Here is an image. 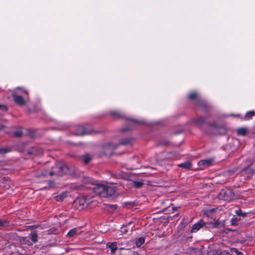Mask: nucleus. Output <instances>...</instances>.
<instances>
[{
    "mask_svg": "<svg viewBox=\"0 0 255 255\" xmlns=\"http://www.w3.org/2000/svg\"><path fill=\"white\" fill-rule=\"evenodd\" d=\"M230 116H235V115H231Z\"/></svg>",
    "mask_w": 255,
    "mask_h": 255,
    "instance_id": "37",
    "label": "nucleus"
},
{
    "mask_svg": "<svg viewBox=\"0 0 255 255\" xmlns=\"http://www.w3.org/2000/svg\"><path fill=\"white\" fill-rule=\"evenodd\" d=\"M247 129L245 128H238L237 130V133L239 135H245L247 133Z\"/></svg>",
    "mask_w": 255,
    "mask_h": 255,
    "instance_id": "17",
    "label": "nucleus"
},
{
    "mask_svg": "<svg viewBox=\"0 0 255 255\" xmlns=\"http://www.w3.org/2000/svg\"><path fill=\"white\" fill-rule=\"evenodd\" d=\"M205 122V119L204 118H202V117L199 118L198 119H197L195 121V123L198 125H199L202 123H204Z\"/></svg>",
    "mask_w": 255,
    "mask_h": 255,
    "instance_id": "26",
    "label": "nucleus"
},
{
    "mask_svg": "<svg viewBox=\"0 0 255 255\" xmlns=\"http://www.w3.org/2000/svg\"><path fill=\"white\" fill-rule=\"evenodd\" d=\"M127 246H126L125 247L121 248H120V250L125 249L126 247H127Z\"/></svg>",
    "mask_w": 255,
    "mask_h": 255,
    "instance_id": "36",
    "label": "nucleus"
},
{
    "mask_svg": "<svg viewBox=\"0 0 255 255\" xmlns=\"http://www.w3.org/2000/svg\"><path fill=\"white\" fill-rule=\"evenodd\" d=\"M10 151V148L0 147V153H5Z\"/></svg>",
    "mask_w": 255,
    "mask_h": 255,
    "instance_id": "25",
    "label": "nucleus"
},
{
    "mask_svg": "<svg viewBox=\"0 0 255 255\" xmlns=\"http://www.w3.org/2000/svg\"><path fill=\"white\" fill-rule=\"evenodd\" d=\"M88 133L89 132L86 130L85 128L83 126H78L76 127V135H83Z\"/></svg>",
    "mask_w": 255,
    "mask_h": 255,
    "instance_id": "7",
    "label": "nucleus"
},
{
    "mask_svg": "<svg viewBox=\"0 0 255 255\" xmlns=\"http://www.w3.org/2000/svg\"><path fill=\"white\" fill-rule=\"evenodd\" d=\"M75 202H78L80 205H82L83 207H85L87 206L89 204V202L87 200L86 197H83L77 199L75 201Z\"/></svg>",
    "mask_w": 255,
    "mask_h": 255,
    "instance_id": "9",
    "label": "nucleus"
},
{
    "mask_svg": "<svg viewBox=\"0 0 255 255\" xmlns=\"http://www.w3.org/2000/svg\"><path fill=\"white\" fill-rule=\"evenodd\" d=\"M235 213L238 216H241L242 217H246L247 214L246 213L243 212L240 209L236 210Z\"/></svg>",
    "mask_w": 255,
    "mask_h": 255,
    "instance_id": "22",
    "label": "nucleus"
},
{
    "mask_svg": "<svg viewBox=\"0 0 255 255\" xmlns=\"http://www.w3.org/2000/svg\"><path fill=\"white\" fill-rule=\"evenodd\" d=\"M135 123H141L142 122L141 121H137V120H134V121Z\"/></svg>",
    "mask_w": 255,
    "mask_h": 255,
    "instance_id": "35",
    "label": "nucleus"
},
{
    "mask_svg": "<svg viewBox=\"0 0 255 255\" xmlns=\"http://www.w3.org/2000/svg\"><path fill=\"white\" fill-rule=\"evenodd\" d=\"M236 117H238V116H239V115H236Z\"/></svg>",
    "mask_w": 255,
    "mask_h": 255,
    "instance_id": "38",
    "label": "nucleus"
},
{
    "mask_svg": "<svg viewBox=\"0 0 255 255\" xmlns=\"http://www.w3.org/2000/svg\"><path fill=\"white\" fill-rule=\"evenodd\" d=\"M215 255H230L229 254L216 252Z\"/></svg>",
    "mask_w": 255,
    "mask_h": 255,
    "instance_id": "31",
    "label": "nucleus"
},
{
    "mask_svg": "<svg viewBox=\"0 0 255 255\" xmlns=\"http://www.w3.org/2000/svg\"><path fill=\"white\" fill-rule=\"evenodd\" d=\"M49 187H52L53 185V182L51 181H49Z\"/></svg>",
    "mask_w": 255,
    "mask_h": 255,
    "instance_id": "34",
    "label": "nucleus"
},
{
    "mask_svg": "<svg viewBox=\"0 0 255 255\" xmlns=\"http://www.w3.org/2000/svg\"><path fill=\"white\" fill-rule=\"evenodd\" d=\"M12 95L13 97L15 103L19 106H23L25 105L28 99V97H27V98L22 97L21 95L18 94V93L12 94Z\"/></svg>",
    "mask_w": 255,
    "mask_h": 255,
    "instance_id": "3",
    "label": "nucleus"
},
{
    "mask_svg": "<svg viewBox=\"0 0 255 255\" xmlns=\"http://www.w3.org/2000/svg\"><path fill=\"white\" fill-rule=\"evenodd\" d=\"M0 110L3 112H5L7 111V107L4 105L0 104Z\"/></svg>",
    "mask_w": 255,
    "mask_h": 255,
    "instance_id": "30",
    "label": "nucleus"
},
{
    "mask_svg": "<svg viewBox=\"0 0 255 255\" xmlns=\"http://www.w3.org/2000/svg\"><path fill=\"white\" fill-rule=\"evenodd\" d=\"M115 192L116 189L114 187L106 185L105 196H112Z\"/></svg>",
    "mask_w": 255,
    "mask_h": 255,
    "instance_id": "8",
    "label": "nucleus"
},
{
    "mask_svg": "<svg viewBox=\"0 0 255 255\" xmlns=\"http://www.w3.org/2000/svg\"><path fill=\"white\" fill-rule=\"evenodd\" d=\"M255 173V163H252L243 169L241 173L245 178H249Z\"/></svg>",
    "mask_w": 255,
    "mask_h": 255,
    "instance_id": "1",
    "label": "nucleus"
},
{
    "mask_svg": "<svg viewBox=\"0 0 255 255\" xmlns=\"http://www.w3.org/2000/svg\"><path fill=\"white\" fill-rule=\"evenodd\" d=\"M55 174H57L55 173L54 171L48 172L47 171H45L43 172H42V173L41 174V175L43 176H47L48 175L52 176V175H53Z\"/></svg>",
    "mask_w": 255,
    "mask_h": 255,
    "instance_id": "23",
    "label": "nucleus"
},
{
    "mask_svg": "<svg viewBox=\"0 0 255 255\" xmlns=\"http://www.w3.org/2000/svg\"><path fill=\"white\" fill-rule=\"evenodd\" d=\"M106 185L103 184H97L93 188V191L99 196L105 197Z\"/></svg>",
    "mask_w": 255,
    "mask_h": 255,
    "instance_id": "2",
    "label": "nucleus"
},
{
    "mask_svg": "<svg viewBox=\"0 0 255 255\" xmlns=\"http://www.w3.org/2000/svg\"><path fill=\"white\" fill-rule=\"evenodd\" d=\"M132 184L134 187L139 188L142 186L143 183L142 181H133Z\"/></svg>",
    "mask_w": 255,
    "mask_h": 255,
    "instance_id": "19",
    "label": "nucleus"
},
{
    "mask_svg": "<svg viewBox=\"0 0 255 255\" xmlns=\"http://www.w3.org/2000/svg\"><path fill=\"white\" fill-rule=\"evenodd\" d=\"M128 143V141L122 140L120 142L121 144H126Z\"/></svg>",
    "mask_w": 255,
    "mask_h": 255,
    "instance_id": "32",
    "label": "nucleus"
},
{
    "mask_svg": "<svg viewBox=\"0 0 255 255\" xmlns=\"http://www.w3.org/2000/svg\"><path fill=\"white\" fill-rule=\"evenodd\" d=\"M110 114L117 118L122 117V114L117 111H112L110 112Z\"/></svg>",
    "mask_w": 255,
    "mask_h": 255,
    "instance_id": "21",
    "label": "nucleus"
},
{
    "mask_svg": "<svg viewBox=\"0 0 255 255\" xmlns=\"http://www.w3.org/2000/svg\"><path fill=\"white\" fill-rule=\"evenodd\" d=\"M122 244H123L120 241L108 242L106 244V247L111 250V253L112 254H115L116 251L118 249L119 245Z\"/></svg>",
    "mask_w": 255,
    "mask_h": 255,
    "instance_id": "4",
    "label": "nucleus"
},
{
    "mask_svg": "<svg viewBox=\"0 0 255 255\" xmlns=\"http://www.w3.org/2000/svg\"><path fill=\"white\" fill-rule=\"evenodd\" d=\"M21 95L22 97H28V92L25 89H22L20 87L16 88L15 90H14L12 94H17Z\"/></svg>",
    "mask_w": 255,
    "mask_h": 255,
    "instance_id": "6",
    "label": "nucleus"
},
{
    "mask_svg": "<svg viewBox=\"0 0 255 255\" xmlns=\"http://www.w3.org/2000/svg\"><path fill=\"white\" fill-rule=\"evenodd\" d=\"M254 116H255V112L254 111H250L246 113L244 117L242 118V119L249 120Z\"/></svg>",
    "mask_w": 255,
    "mask_h": 255,
    "instance_id": "12",
    "label": "nucleus"
},
{
    "mask_svg": "<svg viewBox=\"0 0 255 255\" xmlns=\"http://www.w3.org/2000/svg\"><path fill=\"white\" fill-rule=\"evenodd\" d=\"M31 236V240L34 242L36 243L37 241V235L36 232H33L30 234Z\"/></svg>",
    "mask_w": 255,
    "mask_h": 255,
    "instance_id": "20",
    "label": "nucleus"
},
{
    "mask_svg": "<svg viewBox=\"0 0 255 255\" xmlns=\"http://www.w3.org/2000/svg\"><path fill=\"white\" fill-rule=\"evenodd\" d=\"M217 209L215 208H210L206 209L205 211V214L208 216L210 217L212 215L217 211Z\"/></svg>",
    "mask_w": 255,
    "mask_h": 255,
    "instance_id": "15",
    "label": "nucleus"
},
{
    "mask_svg": "<svg viewBox=\"0 0 255 255\" xmlns=\"http://www.w3.org/2000/svg\"><path fill=\"white\" fill-rule=\"evenodd\" d=\"M197 97L198 94L196 92L191 93L188 96V98L190 100H194Z\"/></svg>",
    "mask_w": 255,
    "mask_h": 255,
    "instance_id": "24",
    "label": "nucleus"
},
{
    "mask_svg": "<svg viewBox=\"0 0 255 255\" xmlns=\"http://www.w3.org/2000/svg\"><path fill=\"white\" fill-rule=\"evenodd\" d=\"M1 129V128H0V129Z\"/></svg>",
    "mask_w": 255,
    "mask_h": 255,
    "instance_id": "39",
    "label": "nucleus"
},
{
    "mask_svg": "<svg viewBox=\"0 0 255 255\" xmlns=\"http://www.w3.org/2000/svg\"><path fill=\"white\" fill-rule=\"evenodd\" d=\"M66 196L67 194L66 193H62L60 195L55 196L54 198L57 201H62L63 200L66 198Z\"/></svg>",
    "mask_w": 255,
    "mask_h": 255,
    "instance_id": "18",
    "label": "nucleus"
},
{
    "mask_svg": "<svg viewBox=\"0 0 255 255\" xmlns=\"http://www.w3.org/2000/svg\"><path fill=\"white\" fill-rule=\"evenodd\" d=\"M213 161L211 159H206L200 160L198 164L199 166H208L211 165Z\"/></svg>",
    "mask_w": 255,
    "mask_h": 255,
    "instance_id": "10",
    "label": "nucleus"
},
{
    "mask_svg": "<svg viewBox=\"0 0 255 255\" xmlns=\"http://www.w3.org/2000/svg\"><path fill=\"white\" fill-rule=\"evenodd\" d=\"M92 156L88 153L85 154L81 155L80 156V159L82 160H83V162L86 164L89 162L91 161V160L92 159Z\"/></svg>",
    "mask_w": 255,
    "mask_h": 255,
    "instance_id": "11",
    "label": "nucleus"
},
{
    "mask_svg": "<svg viewBox=\"0 0 255 255\" xmlns=\"http://www.w3.org/2000/svg\"><path fill=\"white\" fill-rule=\"evenodd\" d=\"M206 223L202 220H200L197 223L193 225L191 232L192 233H196L197 231H198L201 228L204 227Z\"/></svg>",
    "mask_w": 255,
    "mask_h": 255,
    "instance_id": "5",
    "label": "nucleus"
},
{
    "mask_svg": "<svg viewBox=\"0 0 255 255\" xmlns=\"http://www.w3.org/2000/svg\"><path fill=\"white\" fill-rule=\"evenodd\" d=\"M14 135L16 137H20L22 135V132L21 130H16L14 131Z\"/></svg>",
    "mask_w": 255,
    "mask_h": 255,
    "instance_id": "28",
    "label": "nucleus"
},
{
    "mask_svg": "<svg viewBox=\"0 0 255 255\" xmlns=\"http://www.w3.org/2000/svg\"><path fill=\"white\" fill-rule=\"evenodd\" d=\"M8 222L4 221V220H2L1 219H0V227L5 226L8 225Z\"/></svg>",
    "mask_w": 255,
    "mask_h": 255,
    "instance_id": "27",
    "label": "nucleus"
},
{
    "mask_svg": "<svg viewBox=\"0 0 255 255\" xmlns=\"http://www.w3.org/2000/svg\"><path fill=\"white\" fill-rule=\"evenodd\" d=\"M145 242V239L143 237H140L135 241V245L137 248L140 247Z\"/></svg>",
    "mask_w": 255,
    "mask_h": 255,
    "instance_id": "16",
    "label": "nucleus"
},
{
    "mask_svg": "<svg viewBox=\"0 0 255 255\" xmlns=\"http://www.w3.org/2000/svg\"><path fill=\"white\" fill-rule=\"evenodd\" d=\"M79 229L78 228H74L69 231L67 234V236L69 237H73L78 234Z\"/></svg>",
    "mask_w": 255,
    "mask_h": 255,
    "instance_id": "14",
    "label": "nucleus"
},
{
    "mask_svg": "<svg viewBox=\"0 0 255 255\" xmlns=\"http://www.w3.org/2000/svg\"><path fill=\"white\" fill-rule=\"evenodd\" d=\"M178 166L186 169H189L191 166V163L189 161H186L184 163L179 164Z\"/></svg>",
    "mask_w": 255,
    "mask_h": 255,
    "instance_id": "13",
    "label": "nucleus"
},
{
    "mask_svg": "<svg viewBox=\"0 0 255 255\" xmlns=\"http://www.w3.org/2000/svg\"><path fill=\"white\" fill-rule=\"evenodd\" d=\"M232 253H234L236 255H240L242 254V253L239 251L237 249L235 248H233L231 250Z\"/></svg>",
    "mask_w": 255,
    "mask_h": 255,
    "instance_id": "29",
    "label": "nucleus"
},
{
    "mask_svg": "<svg viewBox=\"0 0 255 255\" xmlns=\"http://www.w3.org/2000/svg\"><path fill=\"white\" fill-rule=\"evenodd\" d=\"M86 182H89V183H91L92 184H93V182L92 181H90V179L89 178H87L86 179Z\"/></svg>",
    "mask_w": 255,
    "mask_h": 255,
    "instance_id": "33",
    "label": "nucleus"
}]
</instances>
